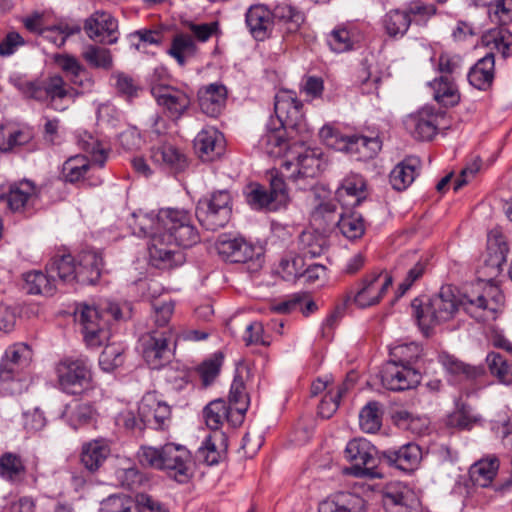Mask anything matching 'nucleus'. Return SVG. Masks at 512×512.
I'll use <instances>...</instances> for the list:
<instances>
[{
    "label": "nucleus",
    "instance_id": "nucleus-54",
    "mask_svg": "<svg viewBox=\"0 0 512 512\" xmlns=\"http://www.w3.org/2000/svg\"><path fill=\"white\" fill-rule=\"evenodd\" d=\"M488 250L490 252V264L499 267L506 261L508 245L504 237L497 231L488 235Z\"/></svg>",
    "mask_w": 512,
    "mask_h": 512
},
{
    "label": "nucleus",
    "instance_id": "nucleus-18",
    "mask_svg": "<svg viewBox=\"0 0 512 512\" xmlns=\"http://www.w3.org/2000/svg\"><path fill=\"white\" fill-rule=\"evenodd\" d=\"M88 37L100 43L113 44L118 39V23L114 17L104 11H96L84 24Z\"/></svg>",
    "mask_w": 512,
    "mask_h": 512
},
{
    "label": "nucleus",
    "instance_id": "nucleus-58",
    "mask_svg": "<svg viewBox=\"0 0 512 512\" xmlns=\"http://www.w3.org/2000/svg\"><path fill=\"white\" fill-rule=\"evenodd\" d=\"M84 59L95 68L111 69L113 60L110 51L105 48L90 45L83 53Z\"/></svg>",
    "mask_w": 512,
    "mask_h": 512
},
{
    "label": "nucleus",
    "instance_id": "nucleus-25",
    "mask_svg": "<svg viewBox=\"0 0 512 512\" xmlns=\"http://www.w3.org/2000/svg\"><path fill=\"white\" fill-rule=\"evenodd\" d=\"M111 453L110 442L104 438L94 439L82 445L80 460L90 472L97 471Z\"/></svg>",
    "mask_w": 512,
    "mask_h": 512
},
{
    "label": "nucleus",
    "instance_id": "nucleus-4",
    "mask_svg": "<svg viewBox=\"0 0 512 512\" xmlns=\"http://www.w3.org/2000/svg\"><path fill=\"white\" fill-rule=\"evenodd\" d=\"M139 458L143 464L173 472L175 476L196 478L205 475L204 471L197 475L195 471L196 465L191 459L189 451L181 445L168 443L159 449L142 447Z\"/></svg>",
    "mask_w": 512,
    "mask_h": 512
},
{
    "label": "nucleus",
    "instance_id": "nucleus-8",
    "mask_svg": "<svg viewBox=\"0 0 512 512\" xmlns=\"http://www.w3.org/2000/svg\"><path fill=\"white\" fill-rule=\"evenodd\" d=\"M15 85L26 97L47 102L48 106L58 111L65 109L61 102L70 94L65 81L59 75L50 76L42 82L18 81Z\"/></svg>",
    "mask_w": 512,
    "mask_h": 512
},
{
    "label": "nucleus",
    "instance_id": "nucleus-20",
    "mask_svg": "<svg viewBox=\"0 0 512 512\" xmlns=\"http://www.w3.org/2000/svg\"><path fill=\"white\" fill-rule=\"evenodd\" d=\"M382 457L390 467H395L406 474H410L418 469L422 459V451L417 444L408 443L397 451H384Z\"/></svg>",
    "mask_w": 512,
    "mask_h": 512
},
{
    "label": "nucleus",
    "instance_id": "nucleus-34",
    "mask_svg": "<svg viewBox=\"0 0 512 512\" xmlns=\"http://www.w3.org/2000/svg\"><path fill=\"white\" fill-rule=\"evenodd\" d=\"M46 271L51 278L58 277V282L70 283L74 280L79 281V271L70 254L56 255L46 267Z\"/></svg>",
    "mask_w": 512,
    "mask_h": 512
},
{
    "label": "nucleus",
    "instance_id": "nucleus-13",
    "mask_svg": "<svg viewBox=\"0 0 512 512\" xmlns=\"http://www.w3.org/2000/svg\"><path fill=\"white\" fill-rule=\"evenodd\" d=\"M172 332L152 331L140 338V346L143 357L152 369H159L170 360Z\"/></svg>",
    "mask_w": 512,
    "mask_h": 512
},
{
    "label": "nucleus",
    "instance_id": "nucleus-14",
    "mask_svg": "<svg viewBox=\"0 0 512 512\" xmlns=\"http://www.w3.org/2000/svg\"><path fill=\"white\" fill-rule=\"evenodd\" d=\"M444 120V114L432 107L425 106L408 115L404 121L406 130L415 138L422 141L431 140Z\"/></svg>",
    "mask_w": 512,
    "mask_h": 512
},
{
    "label": "nucleus",
    "instance_id": "nucleus-16",
    "mask_svg": "<svg viewBox=\"0 0 512 512\" xmlns=\"http://www.w3.org/2000/svg\"><path fill=\"white\" fill-rule=\"evenodd\" d=\"M274 111L278 119V125L297 130L302 127V103L297 99L295 92L290 90L279 91L275 96Z\"/></svg>",
    "mask_w": 512,
    "mask_h": 512
},
{
    "label": "nucleus",
    "instance_id": "nucleus-24",
    "mask_svg": "<svg viewBox=\"0 0 512 512\" xmlns=\"http://www.w3.org/2000/svg\"><path fill=\"white\" fill-rule=\"evenodd\" d=\"M227 100V89L223 84L211 83L198 91L201 111L210 117H217L223 111Z\"/></svg>",
    "mask_w": 512,
    "mask_h": 512
},
{
    "label": "nucleus",
    "instance_id": "nucleus-22",
    "mask_svg": "<svg viewBox=\"0 0 512 512\" xmlns=\"http://www.w3.org/2000/svg\"><path fill=\"white\" fill-rule=\"evenodd\" d=\"M365 179L356 173L346 175L336 190V199L344 207H355L366 198Z\"/></svg>",
    "mask_w": 512,
    "mask_h": 512
},
{
    "label": "nucleus",
    "instance_id": "nucleus-44",
    "mask_svg": "<svg viewBox=\"0 0 512 512\" xmlns=\"http://www.w3.org/2000/svg\"><path fill=\"white\" fill-rule=\"evenodd\" d=\"M227 404L235 411L234 424H240L243 421L244 413L248 406V397L242 379L234 378L230 387L229 403Z\"/></svg>",
    "mask_w": 512,
    "mask_h": 512
},
{
    "label": "nucleus",
    "instance_id": "nucleus-59",
    "mask_svg": "<svg viewBox=\"0 0 512 512\" xmlns=\"http://www.w3.org/2000/svg\"><path fill=\"white\" fill-rule=\"evenodd\" d=\"M247 202L254 209L267 208L269 210H277L279 208L270 192H267L259 185L252 187L248 192Z\"/></svg>",
    "mask_w": 512,
    "mask_h": 512
},
{
    "label": "nucleus",
    "instance_id": "nucleus-10",
    "mask_svg": "<svg viewBox=\"0 0 512 512\" xmlns=\"http://www.w3.org/2000/svg\"><path fill=\"white\" fill-rule=\"evenodd\" d=\"M231 195L227 190L213 192L210 197L201 199L196 208V216L208 230L225 226L231 217Z\"/></svg>",
    "mask_w": 512,
    "mask_h": 512
},
{
    "label": "nucleus",
    "instance_id": "nucleus-37",
    "mask_svg": "<svg viewBox=\"0 0 512 512\" xmlns=\"http://www.w3.org/2000/svg\"><path fill=\"white\" fill-rule=\"evenodd\" d=\"M418 168L417 158H407L397 164L389 176L392 187L397 191L405 190L415 180Z\"/></svg>",
    "mask_w": 512,
    "mask_h": 512
},
{
    "label": "nucleus",
    "instance_id": "nucleus-35",
    "mask_svg": "<svg viewBox=\"0 0 512 512\" xmlns=\"http://www.w3.org/2000/svg\"><path fill=\"white\" fill-rule=\"evenodd\" d=\"M103 260L100 254L95 251H84L79 255V282L95 283L101 274Z\"/></svg>",
    "mask_w": 512,
    "mask_h": 512
},
{
    "label": "nucleus",
    "instance_id": "nucleus-1",
    "mask_svg": "<svg viewBox=\"0 0 512 512\" xmlns=\"http://www.w3.org/2000/svg\"><path fill=\"white\" fill-rule=\"evenodd\" d=\"M130 226L139 237H149L150 263L159 269L181 265L185 258L180 247L189 248L199 242V234L191 215L184 209L166 208L157 213H134Z\"/></svg>",
    "mask_w": 512,
    "mask_h": 512
},
{
    "label": "nucleus",
    "instance_id": "nucleus-63",
    "mask_svg": "<svg viewBox=\"0 0 512 512\" xmlns=\"http://www.w3.org/2000/svg\"><path fill=\"white\" fill-rule=\"evenodd\" d=\"M327 43L332 51L343 53L353 47V41L350 32L345 28H337L331 31L327 37Z\"/></svg>",
    "mask_w": 512,
    "mask_h": 512
},
{
    "label": "nucleus",
    "instance_id": "nucleus-11",
    "mask_svg": "<svg viewBox=\"0 0 512 512\" xmlns=\"http://www.w3.org/2000/svg\"><path fill=\"white\" fill-rule=\"evenodd\" d=\"M218 254L226 261L232 263L253 262L255 266L261 265L263 248L246 241L242 237L221 235L215 244Z\"/></svg>",
    "mask_w": 512,
    "mask_h": 512
},
{
    "label": "nucleus",
    "instance_id": "nucleus-12",
    "mask_svg": "<svg viewBox=\"0 0 512 512\" xmlns=\"http://www.w3.org/2000/svg\"><path fill=\"white\" fill-rule=\"evenodd\" d=\"M151 93L165 115L174 121L179 120L191 105L188 92L171 85H154Z\"/></svg>",
    "mask_w": 512,
    "mask_h": 512
},
{
    "label": "nucleus",
    "instance_id": "nucleus-45",
    "mask_svg": "<svg viewBox=\"0 0 512 512\" xmlns=\"http://www.w3.org/2000/svg\"><path fill=\"white\" fill-rule=\"evenodd\" d=\"M272 14L273 18L285 23L291 33L296 32L304 22L303 12L286 2L276 5Z\"/></svg>",
    "mask_w": 512,
    "mask_h": 512
},
{
    "label": "nucleus",
    "instance_id": "nucleus-27",
    "mask_svg": "<svg viewBox=\"0 0 512 512\" xmlns=\"http://www.w3.org/2000/svg\"><path fill=\"white\" fill-rule=\"evenodd\" d=\"M366 508L362 497L353 493L341 492L319 504V512H364Z\"/></svg>",
    "mask_w": 512,
    "mask_h": 512
},
{
    "label": "nucleus",
    "instance_id": "nucleus-38",
    "mask_svg": "<svg viewBox=\"0 0 512 512\" xmlns=\"http://www.w3.org/2000/svg\"><path fill=\"white\" fill-rule=\"evenodd\" d=\"M98 416L97 410L90 403H76L67 406L64 412L68 424L74 429L96 423Z\"/></svg>",
    "mask_w": 512,
    "mask_h": 512
},
{
    "label": "nucleus",
    "instance_id": "nucleus-64",
    "mask_svg": "<svg viewBox=\"0 0 512 512\" xmlns=\"http://www.w3.org/2000/svg\"><path fill=\"white\" fill-rule=\"evenodd\" d=\"M477 420L478 418L472 414L470 407L462 406L447 417L446 423L450 427L470 429Z\"/></svg>",
    "mask_w": 512,
    "mask_h": 512
},
{
    "label": "nucleus",
    "instance_id": "nucleus-21",
    "mask_svg": "<svg viewBox=\"0 0 512 512\" xmlns=\"http://www.w3.org/2000/svg\"><path fill=\"white\" fill-rule=\"evenodd\" d=\"M319 156L320 154L315 150L306 149L303 153L298 155L296 163L286 160L283 163V168L286 171H290L294 168L291 175H286L288 179L298 182L300 180L316 177L320 172L322 163Z\"/></svg>",
    "mask_w": 512,
    "mask_h": 512
},
{
    "label": "nucleus",
    "instance_id": "nucleus-23",
    "mask_svg": "<svg viewBox=\"0 0 512 512\" xmlns=\"http://www.w3.org/2000/svg\"><path fill=\"white\" fill-rule=\"evenodd\" d=\"M194 148L203 161H213L224 151L223 134L214 127H206L195 137Z\"/></svg>",
    "mask_w": 512,
    "mask_h": 512
},
{
    "label": "nucleus",
    "instance_id": "nucleus-47",
    "mask_svg": "<svg viewBox=\"0 0 512 512\" xmlns=\"http://www.w3.org/2000/svg\"><path fill=\"white\" fill-rule=\"evenodd\" d=\"M196 52L193 38L187 34H178L173 40L168 54L173 57L180 66H184L186 59Z\"/></svg>",
    "mask_w": 512,
    "mask_h": 512
},
{
    "label": "nucleus",
    "instance_id": "nucleus-48",
    "mask_svg": "<svg viewBox=\"0 0 512 512\" xmlns=\"http://www.w3.org/2000/svg\"><path fill=\"white\" fill-rule=\"evenodd\" d=\"M422 351L423 349L413 342L395 345L390 348V360L413 367L422 356Z\"/></svg>",
    "mask_w": 512,
    "mask_h": 512
},
{
    "label": "nucleus",
    "instance_id": "nucleus-49",
    "mask_svg": "<svg viewBox=\"0 0 512 512\" xmlns=\"http://www.w3.org/2000/svg\"><path fill=\"white\" fill-rule=\"evenodd\" d=\"M488 368L493 376L499 382L510 385L512 384V362L507 361L501 354L491 352L486 357Z\"/></svg>",
    "mask_w": 512,
    "mask_h": 512
},
{
    "label": "nucleus",
    "instance_id": "nucleus-56",
    "mask_svg": "<svg viewBox=\"0 0 512 512\" xmlns=\"http://www.w3.org/2000/svg\"><path fill=\"white\" fill-rule=\"evenodd\" d=\"M123 352L124 349L121 345H107L99 357L100 367L106 372H110L119 367L124 361Z\"/></svg>",
    "mask_w": 512,
    "mask_h": 512
},
{
    "label": "nucleus",
    "instance_id": "nucleus-2",
    "mask_svg": "<svg viewBox=\"0 0 512 512\" xmlns=\"http://www.w3.org/2000/svg\"><path fill=\"white\" fill-rule=\"evenodd\" d=\"M414 300V315L423 333L436 325L454 318L459 306L478 321L495 320L504 304V295L498 286L485 282L477 283L470 292L459 300L452 286H442L424 305Z\"/></svg>",
    "mask_w": 512,
    "mask_h": 512
},
{
    "label": "nucleus",
    "instance_id": "nucleus-26",
    "mask_svg": "<svg viewBox=\"0 0 512 512\" xmlns=\"http://www.w3.org/2000/svg\"><path fill=\"white\" fill-rule=\"evenodd\" d=\"M286 129L283 126L267 128L258 141L260 151L270 157H281L289 151V144L286 139Z\"/></svg>",
    "mask_w": 512,
    "mask_h": 512
},
{
    "label": "nucleus",
    "instance_id": "nucleus-30",
    "mask_svg": "<svg viewBox=\"0 0 512 512\" xmlns=\"http://www.w3.org/2000/svg\"><path fill=\"white\" fill-rule=\"evenodd\" d=\"M235 417V411L223 399H215L209 402L203 409L204 421L211 430L216 431L220 429L226 421L236 426L237 424L233 422Z\"/></svg>",
    "mask_w": 512,
    "mask_h": 512
},
{
    "label": "nucleus",
    "instance_id": "nucleus-57",
    "mask_svg": "<svg viewBox=\"0 0 512 512\" xmlns=\"http://www.w3.org/2000/svg\"><path fill=\"white\" fill-rule=\"evenodd\" d=\"M289 172L290 171H286L283 167L281 169V175H278L277 171L271 172L270 194L279 207L285 205L289 200L284 181V177L288 178L286 175H291Z\"/></svg>",
    "mask_w": 512,
    "mask_h": 512
},
{
    "label": "nucleus",
    "instance_id": "nucleus-55",
    "mask_svg": "<svg viewBox=\"0 0 512 512\" xmlns=\"http://www.w3.org/2000/svg\"><path fill=\"white\" fill-rule=\"evenodd\" d=\"M359 425L366 433H375L380 429L381 416L377 402H369L362 408L359 414Z\"/></svg>",
    "mask_w": 512,
    "mask_h": 512
},
{
    "label": "nucleus",
    "instance_id": "nucleus-32",
    "mask_svg": "<svg viewBox=\"0 0 512 512\" xmlns=\"http://www.w3.org/2000/svg\"><path fill=\"white\" fill-rule=\"evenodd\" d=\"M150 158L155 164L174 170H182L186 166L185 155L169 143L152 147Z\"/></svg>",
    "mask_w": 512,
    "mask_h": 512
},
{
    "label": "nucleus",
    "instance_id": "nucleus-61",
    "mask_svg": "<svg viewBox=\"0 0 512 512\" xmlns=\"http://www.w3.org/2000/svg\"><path fill=\"white\" fill-rule=\"evenodd\" d=\"M303 256L294 255L283 258L280 262V273L287 281H292L302 276L305 272Z\"/></svg>",
    "mask_w": 512,
    "mask_h": 512
},
{
    "label": "nucleus",
    "instance_id": "nucleus-3",
    "mask_svg": "<svg viewBox=\"0 0 512 512\" xmlns=\"http://www.w3.org/2000/svg\"><path fill=\"white\" fill-rule=\"evenodd\" d=\"M130 310L128 303L124 304ZM78 319L82 325L84 340L89 347L97 348L110 338L108 328L110 316L114 320L130 317V311L123 313L122 308L114 302L105 300L98 306L83 304L78 309Z\"/></svg>",
    "mask_w": 512,
    "mask_h": 512
},
{
    "label": "nucleus",
    "instance_id": "nucleus-46",
    "mask_svg": "<svg viewBox=\"0 0 512 512\" xmlns=\"http://www.w3.org/2000/svg\"><path fill=\"white\" fill-rule=\"evenodd\" d=\"M500 461L495 455L484 457L469 469L470 480H494L497 476Z\"/></svg>",
    "mask_w": 512,
    "mask_h": 512
},
{
    "label": "nucleus",
    "instance_id": "nucleus-36",
    "mask_svg": "<svg viewBox=\"0 0 512 512\" xmlns=\"http://www.w3.org/2000/svg\"><path fill=\"white\" fill-rule=\"evenodd\" d=\"M439 361L448 374L459 380H473L484 374L482 367L468 365L449 354H441Z\"/></svg>",
    "mask_w": 512,
    "mask_h": 512
},
{
    "label": "nucleus",
    "instance_id": "nucleus-50",
    "mask_svg": "<svg viewBox=\"0 0 512 512\" xmlns=\"http://www.w3.org/2000/svg\"><path fill=\"white\" fill-rule=\"evenodd\" d=\"M92 167L86 156L75 155L64 162L62 172L67 181L77 182L81 180Z\"/></svg>",
    "mask_w": 512,
    "mask_h": 512
},
{
    "label": "nucleus",
    "instance_id": "nucleus-29",
    "mask_svg": "<svg viewBox=\"0 0 512 512\" xmlns=\"http://www.w3.org/2000/svg\"><path fill=\"white\" fill-rule=\"evenodd\" d=\"M273 23L272 12L262 4L251 6L246 13V24L253 37L263 40Z\"/></svg>",
    "mask_w": 512,
    "mask_h": 512
},
{
    "label": "nucleus",
    "instance_id": "nucleus-40",
    "mask_svg": "<svg viewBox=\"0 0 512 512\" xmlns=\"http://www.w3.org/2000/svg\"><path fill=\"white\" fill-rule=\"evenodd\" d=\"M342 146H338L339 150L349 153H358L363 158H372L381 149V142L378 138H368L365 136H351L342 139Z\"/></svg>",
    "mask_w": 512,
    "mask_h": 512
},
{
    "label": "nucleus",
    "instance_id": "nucleus-52",
    "mask_svg": "<svg viewBox=\"0 0 512 512\" xmlns=\"http://www.w3.org/2000/svg\"><path fill=\"white\" fill-rule=\"evenodd\" d=\"M25 464L20 455L6 452L0 456V477L20 478L25 474Z\"/></svg>",
    "mask_w": 512,
    "mask_h": 512
},
{
    "label": "nucleus",
    "instance_id": "nucleus-33",
    "mask_svg": "<svg viewBox=\"0 0 512 512\" xmlns=\"http://www.w3.org/2000/svg\"><path fill=\"white\" fill-rule=\"evenodd\" d=\"M495 60L492 53L481 58L469 71V83L479 89L486 90L489 88L494 79Z\"/></svg>",
    "mask_w": 512,
    "mask_h": 512
},
{
    "label": "nucleus",
    "instance_id": "nucleus-6",
    "mask_svg": "<svg viewBox=\"0 0 512 512\" xmlns=\"http://www.w3.org/2000/svg\"><path fill=\"white\" fill-rule=\"evenodd\" d=\"M54 372L58 388L64 393L78 395L91 386L92 371L86 359L64 358L56 363Z\"/></svg>",
    "mask_w": 512,
    "mask_h": 512
},
{
    "label": "nucleus",
    "instance_id": "nucleus-60",
    "mask_svg": "<svg viewBox=\"0 0 512 512\" xmlns=\"http://www.w3.org/2000/svg\"><path fill=\"white\" fill-rule=\"evenodd\" d=\"M116 423L132 433H141L147 426L143 417L138 414V409H125L121 411L117 415Z\"/></svg>",
    "mask_w": 512,
    "mask_h": 512
},
{
    "label": "nucleus",
    "instance_id": "nucleus-53",
    "mask_svg": "<svg viewBox=\"0 0 512 512\" xmlns=\"http://www.w3.org/2000/svg\"><path fill=\"white\" fill-rule=\"evenodd\" d=\"M411 24V18L405 11L393 10L386 14L384 27L391 37L403 36Z\"/></svg>",
    "mask_w": 512,
    "mask_h": 512
},
{
    "label": "nucleus",
    "instance_id": "nucleus-9",
    "mask_svg": "<svg viewBox=\"0 0 512 512\" xmlns=\"http://www.w3.org/2000/svg\"><path fill=\"white\" fill-rule=\"evenodd\" d=\"M386 512H421L419 492L408 482H385L379 490Z\"/></svg>",
    "mask_w": 512,
    "mask_h": 512
},
{
    "label": "nucleus",
    "instance_id": "nucleus-19",
    "mask_svg": "<svg viewBox=\"0 0 512 512\" xmlns=\"http://www.w3.org/2000/svg\"><path fill=\"white\" fill-rule=\"evenodd\" d=\"M138 414L143 417L146 425L161 429L168 425L171 417L170 406L162 401L155 393H146L139 405Z\"/></svg>",
    "mask_w": 512,
    "mask_h": 512
},
{
    "label": "nucleus",
    "instance_id": "nucleus-28",
    "mask_svg": "<svg viewBox=\"0 0 512 512\" xmlns=\"http://www.w3.org/2000/svg\"><path fill=\"white\" fill-rule=\"evenodd\" d=\"M37 201L36 187L24 180L11 185L7 195V203L12 211H24L35 205Z\"/></svg>",
    "mask_w": 512,
    "mask_h": 512
},
{
    "label": "nucleus",
    "instance_id": "nucleus-7",
    "mask_svg": "<svg viewBox=\"0 0 512 512\" xmlns=\"http://www.w3.org/2000/svg\"><path fill=\"white\" fill-rule=\"evenodd\" d=\"M392 277L384 271L364 276L346 295V302L364 309L377 305L392 285Z\"/></svg>",
    "mask_w": 512,
    "mask_h": 512
},
{
    "label": "nucleus",
    "instance_id": "nucleus-62",
    "mask_svg": "<svg viewBox=\"0 0 512 512\" xmlns=\"http://www.w3.org/2000/svg\"><path fill=\"white\" fill-rule=\"evenodd\" d=\"M489 17L493 22L506 25L512 22V0H495L489 5Z\"/></svg>",
    "mask_w": 512,
    "mask_h": 512
},
{
    "label": "nucleus",
    "instance_id": "nucleus-39",
    "mask_svg": "<svg viewBox=\"0 0 512 512\" xmlns=\"http://www.w3.org/2000/svg\"><path fill=\"white\" fill-rule=\"evenodd\" d=\"M433 90V98L443 106H454L460 101V94L453 80L448 76H440L429 83Z\"/></svg>",
    "mask_w": 512,
    "mask_h": 512
},
{
    "label": "nucleus",
    "instance_id": "nucleus-51",
    "mask_svg": "<svg viewBox=\"0 0 512 512\" xmlns=\"http://www.w3.org/2000/svg\"><path fill=\"white\" fill-rule=\"evenodd\" d=\"M337 225L341 233L348 239L361 237L365 230L363 218L356 212L342 214Z\"/></svg>",
    "mask_w": 512,
    "mask_h": 512
},
{
    "label": "nucleus",
    "instance_id": "nucleus-41",
    "mask_svg": "<svg viewBox=\"0 0 512 512\" xmlns=\"http://www.w3.org/2000/svg\"><path fill=\"white\" fill-rule=\"evenodd\" d=\"M25 288L30 294H42L52 296L57 290L56 278H51L49 273L31 271L24 275Z\"/></svg>",
    "mask_w": 512,
    "mask_h": 512
},
{
    "label": "nucleus",
    "instance_id": "nucleus-15",
    "mask_svg": "<svg viewBox=\"0 0 512 512\" xmlns=\"http://www.w3.org/2000/svg\"><path fill=\"white\" fill-rule=\"evenodd\" d=\"M379 376L383 387L391 391L412 389L421 381V374L416 368L391 360L382 366Z\"/></svg>",
    "mask_w": 512,
    "mask_h": 512
},
{
    "label": "nucleus",
    "instance_id": "nucleus-43",
    "mask_svg": "<svg viewBox=\"0 0 512 512\" xmlns=\"http://www.w3.org/2000/svg\"><path fill=\"white\" fill-rule=\"evenodd\" d=\"M300 250L303 257L316 258L325 253L328 240L316 231H304L299 237Z\"/></svg>",
    "mask_w": 512,
    "mask_h": 512
},
{
    "label": "nucleus",
    "instance_id": "nucleus-17",
    "mask_svg": "<svg viewBox=\"0 0 512 512\" xmlns=\"http://www.w3.org/2000/svg\"><path fill=\"white\" fill-rule=\"evenodd\" d=\"M143 507L147 512H169L160 503L147 494H137L135 499L127 495L109 496L103 503L101 512H140Z\"/></svg>",
    "mask_w": 512,
    "mask_h": 512
},
{
    "label": "nucleus",
    "instance_id": "nucleus-5",
    "mask_svg": "<svg viewBox=\"0 0 512 512\" xmlns=\"http://www.w3.org/2000/svg\"><path fill=\"white\" fill-rule=\"evenodd\" d=\"M376 454V448L367 439L350 440L345 447L344 456L354 464L344 467L341 470V475L355 478H383L382 466L376 464Z\"/></svg>",
    "mask_w": 512,
    "mask_h": 512
},
{
    "label": "nucleus",
    "instance_id": "nucleus-31",
    "mask_svg": "<svg viewBox=\"0 0 512 512\" xmlns=\"http://www.w3.org/2000/svg\"><path fill=\"white\" fill-rule=\"evenodd\" d=\"M33 139V132L29 127L17 125H2L0 127V150L10 152L28 144Z\"/></svg>",
    "mask_w": 512,
    "mask_h": 512
},
{
    "label": "nucleus",
    "instance_id": "nucleus-42",
    "mask_svg": "<svg viewBox=\"0 0 512 512\" xmlns=\"http://www.w3.org/2000/svg\"><path fill=\"white\" fill-rule=\"evenodd\" d=\"M55 61L57 65L70 76V80L73 84L79 85L85 89H89L92 86L91 79L87 77L85 69L75 57L57 55Z\"/></svg>",
    "mask_w": 512,
    "mask_h": 512
}]
</instances>
